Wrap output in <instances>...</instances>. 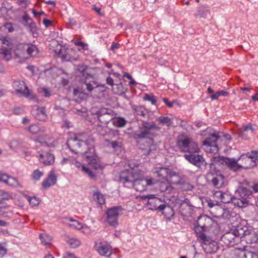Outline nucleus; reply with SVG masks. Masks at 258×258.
<instances>
[{
	"label": "nucleus",
	"instance_id": "nucleus-1",
	"mask_svg": "<svg viewBox=\"0 0 258 258\" xmlns=\"http://www.w3.org/2000/svg\"><path fill=\"white\" fill-rule=\"evenodd\" d=\"M67 144L73 152L76 154H84L87 162L95 169L100 167V165L97 163L94 149L88 147L86 137L83 134H78L74 138L69 139Z\"/></svg>",
	"mask_w": 258,
	"mask_h": 258
},
{
	"label": "nucleus",
	"instance_id": "nucleus-2",
	"mask_svg": "<svg viewBox=\"0 0 258 258\" xmlns=\"http://www.w3.org/2000/svg\"><path fill=\"white\" fill-rule=\"evenodd\" d=\"M135 166L136 168L133 167L130 164V168L120 173L119 182L126 186H133L137 191H143L146 189L147 186L153 185L155 183L151 178H139L141 171L138 166Z\"/></svg>",
	"mask_w": 258,
	"mask_h": 258
},
{
	"label": "nucleus",
	"instance_id": "nucleus-3",
	"mask_svg": "<svg viewBox=\"0 0 258 258\" xmlns=\"http://www.w3.org/2000/svg\"><path fill=\"white\" fill-rule=\"evenodd\" d=\"M152 130H160V127L156 126L154 122L149 123L143 121L138 130L136 131L133 134V138L137 142L148 139L150 143L153 142V138L155 136V134L152 133Z\"/></svg>",
	"mask_w": 258,
	"mask_h": 258
},
{
	"label": "nucleus",
	"instance_id": "nucleus-4",
	"mask_svg": "<svg viewBox=\"0 0 258 258\" xmlns=\"http://www.w3.org/2000/svg\"><path fill=\"white\" fill-rule=\"evenodd\" d=\"M176 144L179 151L183 153H198L200 151L198 144L186 134L179 135Z\"/></svg>",
	"mask_w": 258,
	"mask_h": 258
},
{
	"label": "nucleus",
	"instance_id": "nucleus-5",
	"mask_svg": "<svg viewBox=\"0 0 258 258\" xmlns=\"http://www.w3.org/2000/svg\"><path fill=\"white\" fill-rule=\"evenodd\" d=\"M38 53L35 45L31 44H20L15 50V55L22 59H26L30 56H34Z\"/></svg>",
	"mask_w": 258,
	"mask_h": 258
},
{
	"label": "nucleus",
	"instance_id": "nucleus-6",
	"mask_svg": "<svg viewBox=\"0 0 258 258\" xmlns=\"http://www.w3.org/2000/svg\"><path fill=\"white\" fill-rule=\"evenodd\" d=\"M87 69V67L81 66L78 70L84 78V81L82 79V82L86 85L87 90L91 92L93 89H98L99 86L96 82L93 76L88 72Z\"/></svg>",
	"mask_w": 258,
	"mask_h": 258
},
{
	"label": "nucleus",
	"instance_id": "nucleus-7",
	"mask_svg": "<svg viewBox=\"0 0 258 258\" xmlns=\"http://www.w3.org/2000/svg\"><path fill=\"white\" fill-rule=\"evenodd\" d=\"M215 224H216V222L210 217L206 215L201 216L198 218L195 224V232L208 231Z\"/></svg>",
	"mask_w": 258,
	"mask_h": 258
},
{
	"label": "nucleus",
	"instance_id": "nucleus-8",
	"mask_svg": "<svg viewBox=\"0 0 258 258\" xmlns=\"http://www.w3.org/2000/svg\"><path fill=\"white\" fill-rule=\"evenodd\" d=\"M16 93L19 96H23L37 102V99L29 90L25 83L23 81L16 80L13 84Z\"/></svg>",
	"mask_w": 258,
	"mask_h": 258
},
{
	"label": "nucleus",
	"instance_id": "nucleus-9",
	"mask_svg": "<svg viewBox=\"0 0 258 258\" xmlns=\"http://www.w3.org/2000/svg\"><path fill=\"white\" fill-rule=\"evenodd\" d=\"M207 180L209 184L217 188L224 186L227 183L226 178L219 172L208 173L207 174Z\"/></svg>",
	"mask_w": 258,
	"mask_h": 258
},
{
	"label": "nucleus",
	"instance_id": "nucleus-10",
	"mask_svg": "<svg viewBox=\"0 0 258 258\" xmlns=\"http://www.w3.org/2000/svg\"><path fill=\"white\" fill-rule=\"evenodd\" d=\"M241 233L236 229L226 232L221 237V240L227 246H233L237 244L241 239Z\"/></svg>",
	"mask_w": 258,
	"mask_h": 258
},
{
	"label": "nucleus",
	"instance_id": "nucleus-11",
	"mask_svg": "<svg viewBox=\"0 0 258 258\" xmlns=\"http://www.w3.org/2000/svg\"><path fill=\"white\" fill-rule=\"evenodd\" d=\"M98 119L101 123L107 124L115 118L116 114L109 108L102 107L96 112Z\"/></svg>",
	"mask_w": 258,
	"mask_h": 258
},
{
	"label": "nucleus",
	"instance_id": "nucleus-12",
	"mask_svg": "<svg viewBox=\"0 0 258 258\" xmlns=\"http://www.w3.org/2000/svg\"><path fill=\"white\" fill-rule=\"evenodd\" d=\"M142 199H148V206L150 210L161 211V209L165 203L164 201L161 200L153 195H148L141 196Z\"/></svg>",
	"mask_w": 258,
	"mask_h": 258
},
{
	"label": "nucleus",
	"instance_id": "nucleus-13",
	"mask_svg": "<svg viewBox=\"0 0 258 258\" xmlns=\"http://www.w3.org/2000/svg\"><path fill=\"white\" fill-rule=\"evenodd\" d=\"M36 157L44 166L51 165L54 163V156L48 151L42 149L38 151Z\"/></svg>",
	"mask_w": 258,
	"mask_h": 258
},
{
	"label": "nucleus",
	"instance_id": "nucleus-14",
	"mask_svg": "<svg viewBox=\"0 0 258 258\" xmlns=\"http://www.w3.org/2000/svg\"><path fill=\"white\" fill-rule=\"evenodd\" d=\"M183 157L189 163L199 168L205 167L207 165V163L202 155L196 153H189L184 154Z\"/></svg>",
	"mask_w": 258,
	"mask_h": 258
},
{
	"label": "nucleus",
	"instance_id": "nucleus-15",
	"mask_svg": "<svg viewBox=\"0 0 258 258\" xmlns=\"http://www.w3.org/2000/svg\"><path fill=\"white\" fill-rule=\"evenodd\" d=\"M122 211L121 207H114L109 209L107 212V222L111 226H116L119 213Z\"/></svg>",
	"mask_w": 258,
	"mask_h": 258
},
{
	"label": "nucleus",
	"instance_id": "nucleus-16",
	"mask_svg": "<svg viewBox=\"0 0 258 258\" xmlns=\"http://www.w3.org/2000/svg\"><path fill=\"white\" fill-rule=\"evenodd\" d=\"M179 213L184 217H188L191 214L192 206L190 205V201L188 199H184L183 201H179Z\"/></svg>",
	"mask_w": 258,
	"mask_h": 258
},
{
	"label": "nucleus",
	"instance_id": "nucleus-17",
	"mask_svg": "<svg viewBox=\"0 0 258 258\" xmlns=\"http://www.w3.org/2000/svg\"><path fill=\"white\" fill-rule=\"evenodd\" d=\"M155 173L159 179L165 181L168 180V178L174 175V172L170 169L163 167L156 168Z\"/></svg>",
	"mask_w": 258,
	"mask_h": 258
},
{
	"label": "nucleus",
	"instance_id": "nucleus-18",
	"mask_svg": "<svg viewBox=\"0 0 258 258\" xmlns=\"http://www.w3.org/2000/svg\"><path fill=\"white\" fill-rule=\"evenodd\" d=\"M213 196L217 202H221L224 204L229 203L232 199V196L230 195L221 190L215 191L213 193Z\"/></svg>",
	"mask_w": 258,
	"mask_h": 258
},
{
	"label": "nucleus",
	"instance_id": "nucleus-19",
	"mask_svg": "<svg viewBox=\"0 0 258 258\" xmlns=\"http://www.w3.org/2000/svg\"><path fill=\"white\" fill-rule=\"evenodd\" d=\"M225 160V161L224 164L227 165V167L230 170H231L233 171H236L239 169L241 168H247L250 167V165H245L243 166L240 165L237 163V161H236L234 158H229L226 157Z\"/></svg>",
	"mask_w": 258,
	"mask_h": 258
},
{
	"label": "nucleus",
	"instance_id": "nucleus-20",
	"mask_svg": "<svg viewBox=\"0 0 258 258\" xmlns=\"http://www.w3.org/2000/svg\"><path fill=\"white\" fill-rule=\"evenodd\" d=\"M240 232L247 243H254L258 240L257 234L254 231L241 230Z\"/></svg>",
	"mask_w": 258,
	"mask_h": 258
},
{
	"label": "nucleus",
	"instance_id": "nucleus-21",
	"mask_svg": "<svg viewBox=\"0 0 258 258\" xmlns=\"http://www.w3.org/2000/svg\"><path fill=\"white\" fill-rule=\"evenodd\" d=\"M56 180L57 177L54 172L51 171L48 177L42 182V186L45 188H48L50 186L54 185L56 183Z\"/></svg>",
	"mask_w": 258,
	"mask_h": 258
},
{
	"label": "nucleus",
	"instance_id": "nucleus-22",
	"mask_svg": "<svg viewBox=\"0 0 258 258\" xmlns=\"http://www.w3.org/2000/svg\"><path fill=\"white\" fill-rule=\"evenodd\" d=\"M239 159H246L247 162L252 163V165H250V167L253 166L256 161L258 162V151H252L250 154L247 153L245 155H242Z\"/></svg>",
	"mask_w": 258,
	"mask_h": 258
},
{
	"label": "nucleus",
	"instance_id": "nucleus-23",
	"mask_svg": "<svg viewBox=\"0 0 258 258\" xmlns=\"http://www.w3.org/2000/svg\"><path fill=\"white\" fill-rule=\"evenodd\" d=\"M33 110L37 111L35 117L39 120H44L47 117L45 113V107H39L38 105H34L33 107Z\"/></svg>",
	"mask_w": 258,
	"mask_h": 258
},
{
	"label": "nucleus",
	"instance_id": "nucleus-24",
	"mask_svg": "<svg viewBox=\"0 0 258 258\" xmlns=\"http://www.w3.org/2000/svg\"><path fill=\"white\" fill-rule=\"evenodd\" d=\"M160 211L162 212L163 214L167 219H170L174 215V212L172 208L168 205L166 204L165 202L163 206L161 208Z\"/></svg>",
	"mask_w": 258,
	"mask_h": 258
},
{
	"label": "nucleus",
	"instance_id": "nucleus-25",
	"mask_svg": "<svg viewBox=\"0 0 258 258\" xmlns=\"http://www.w3.org/2000/svg\"><path fill=\"white\" fill-rule=\"evenodd\" d=\"M99 253L104 256H109L112 254V251L110 248L106 245L103 244L102 243H100V245L97 247V249Z\"/></svg>",
	"mask_w": 258,
	"mask_h": 258
},
{
	"label": "nucleus",
	"instance_id": "nucleus-26",
	"mask_svg": "<svg viewBox=\"0 0 258 258\" xmlns=\"http://www.w3.org/2000/svg\"><path fill=\"white\" fill-rule=\"evenodd\" d=\"M210 15V11L207 7L201 6L198 8L197 13L195 14V17H199L201 18H207Z\"/></svg>",
	"mask_w": 258,
	"mask_h": 258
},
{
	"label": "nucleus",
	"instance_id": "nucleus-27",
	"mask_svg": "<svg viewBox=\"0 0 258 258\" xmlns=\"http://www.w3.org/2000/svg\"><path fill=\"white\" fill-rule=\"evenodd\" d=\"M218 138L219 137L217 134L213 133L203 142V144L208 146L217 147L216 141Z\"/></svg>",
	"mask_w": 258,
	"mask_h": 258
},
{
	"label": "nucleus",
	"instance_id": "nucleus-28",
	"mask_svg": "<svg viewBox=\"0 0 258 258\" xmlns=\"http://www.w3.org/2000/svg\"><path fill=\"white\" fill-rule=\"evenodd\" d=\"M159 189L161 192L169 194L173 189V187L168 182V180L161 182L159 185Z\"/></svg>",
	"mask_w": 258,
	"mask_h": 258
},
{
	"label": "nucleus",
	"instance_id": "nucleus-29",
	"mask_svg": "<svg viewBox=\"0 0 258 258\" xmlns=\"http://www.w3.org/2000/svg\"><path fill=\"white\" fill-rule=\"evenodd\" d=\"M230 202H231L234 206L242 208L247 205L248 201H246L244 199H241V198H239L235 195L234 197H232V199L230 200Z\"/></svg>",
	"mask_w": 258,
	"mask_h": 258
},
{
	"label": "nucleus",
	"instance_id": "nucleus-30",
	"mask_svg": "<svg viewBox=\"0 0 258 258\" xmlns=\"http://www.w3.org/2000/svg\"><path fill=\"white\" fill-rule=\"evenodd\" d=\"M92 196L93 200L98 204L102 205L105 204V199L104 196L99 190L93 191Z\"/></svg>",
	"mask_w": 258,
	"mask_h": 258
},
{
	"label": "nucleus",
	"instance_id": "nucleus-31",
	"mask_svg": "<svg viewBox=\"0 0 258 258\" xmlns=\"http://www.w3.org/2000/svg\"><path fill=\"white\" fill-rule=\"evenodd\" d=\"M251 195V191L246 188H239L236 192V196L239 198L244 199L246 201L248 200L249 196Z\"/></svg>",
	"mask_w": 258,
	"mask_h": 258
},
{
	"label": "nucleus",
	"instance_id": "nucleus-32",
	"mask_svg": "<svg viewBox=\"0 0 258 258\" xmlns=\"http://www.w3.org/2000/svg\"><path fill=\"white\" fill-rule=\"evenodd\" d=\"M133 109L138 115L145 117L148 116V111L144 106H134Z\"/></svg>",
	"mask_w": 258,
	"mask_h": 258
},
{
	"label": "nucleus",
	"instance_id": "nucleus-33",
	"mask_svg": "<svg viewBox=\"0 0 258 258\" xmlns=\"http://www.w3.org/2000/svg\"><path fill=\"white\" fill-rule=\"evenodd\" d=\"M12 49L10 48L2 47L0 48V55L6 61L10 60L12 58Z\"/></svg>",
	"mask_w": 258,
	"mask_h": 258
},
{
	"label": "nucleus",
	"instance_id": "nucleus-34",
	"mask_svg": "<svg viewBox=\"0 0 258 258\" xmlns=\"http://www.w3.org/2000/svg\"><path fill=\"white\" fill-rule=\"evenodd\" d=\"M204 248L208 253H215L218 249L217 243L215 241L212 240L209 244L204 246Z\"/></svg>",
	"mask_w": 258,
	"mask_h": 258
},
{
	"label": "nucleus",
	"instance_id": "nucleus-35",
	"mask_svg": "<svg viewBox=\"0 0 258 258\" xmlns=\"http://www.w3.org/2000/svg\"><path fill=\"white\" fill-rule=\"evenodd\" d=\"M226 158L221 156L213 157L211 159V163L210 164L211 168H212L215 165L224 164Z\"/></svg>",
	"mask_w": 258,
	"mask_h": 258
},
{
	"label": "nucleus",
	"instance_id": "nucleus-36",
	"mask_svg": "<svg viewBox=\"0 0 258 258\" xmlns=\"http://www.w3.org/2000/svg\"><path fill=\"white\" fill-rule=\"evenodd\" d=\"M204 232H196L198 238L204 243V246L209 244L212 241L210 237L207 236L204 233Z\"/></svg>",
	"mask_w": 258,
	"mask_h": 258
},
{
	"label": "nucleus",
	"instance_id": "nucleus-37",
	"mask_svg": "<svg viewBox=\"0 0 258 258\" xmlns=\"http://www.w3.org/2000/svg\"><path fill=\"white\" fill-rule=\"evenodd\" d=\"M55 53L59 57L66 59L67 57V50L65 47L59 46V48H56L54 50Z\"/></svg>",
	"mask_w": 258,
	"mask_h": 258
},
{
	"label": "nucleus",
	"instance_id": "nucleus-38",
	"mask_svg": "<svg viewBox=\"0 0 258 258\" xmlns=\"http://www.w3.org/2000/svg\"><path fill=\"white\" fill-rule=\"evenodd\" d=\"M234 254L238 258H247V255L249 253H246L245 251V247L240 248H236L234 250Z\"/></svg>",
	"mask_w": 258,
	"mask_h": 258
},
{
	"label": "nucleus",
	"instance_id": "nucleus-39",
	"mask_svg": "<svg viewBox=\"0 0 258 258\" xmlns=\"http://www.w3.org/2000/svg\"><path fill=\"white\" fill-rule=\"evenodd\" d=\"M126 121L125 119L123 117L115 118L112 120V123L115 126L117 127H122L126 124Z\"/></svg>",
	"mask_w": 258,
	"mask_h": 258
},
{
	"label": "nucleus",
	"instance_id": "nucleus-40",
	"mask_svg": "<svg viewBox=\"0 0 258 258\" xmlns=\"http://www.w3.org/2000/svg\"><path fill=\"white\" fill-rule=\"evenodd\" d=\"M6 184L15 187L21 186L20 183L16 178L10 176H8Z\"/></svg>",
	"mask_w": 258,
	"mask_h": 258
},
{
	"label": "nucleus",
	"instance_id": "nucleus-41",
	"mask_svg": "<svg viewBox=\"0 0 258 258\" xmlns=\"http://www.w3.org/2000/svg\"><path fill=\"white\" fill-rule=\"evenodd\" d=\"M249 132L250 134H252L253 132V128L252 127V125L250 124H247L243 126V130H242L239 133V136L242 138H244V135L246 134L247 132Z\"/></svg>",
	"mask_w": 258,
	"mask_h": 258
},
{
	"label": "nucleus",
	"instance_id": "nucleus-42",
	"mask_svg": "<svg viewBox=\"0 0 258 258\" xmlns=\"http://www.w3.org/2000/svg\"><path fill=\"white\" fill-rule=\"evenodd\" d=\"M157 120L160 123L165 124L167 126H170L172 123L171 119L167 116H160L157 118Z\"/></svg>",
	"mask_w": 258,
	"mask_h": 258
},
{
	"label": "nucleus",
	"instance_id": "nucleus-43",
	"mask_svg": "<svg viewBox=\"0 0 258 258\" xmlns=\"http://www.w3.org/2000/svg\"><path fill=\"white\" fill-rule=\"evenodd\" d=\"M67 242L69 245L73 248H76L79 246L80 244V241L79 240L74 238H69L67 240Z\"/></svg>",
	"mask_w": 258,
	"mask_h": 258
},
{
	"label": "nucleus",
	"instance_id": "nucleus-44",
	"mask_svg": "<svg viewBox=\"0 0 258 258\" xmlns=\"http://www.w3.org/2000/svg\"><path fill=\"white\" fill-rule=\"evenodd\" d=\"M208 205L210 208H214L216 210H219V212L218 214L215 215L216 217H220L222 216V215H221V214H223L224 213V210L223 209L219 207V206H218L217 205H215L211 201L208 202Z\"/></svg>",
	"mask_w": 258,
	"mask_h": 258
},
{
	"label": "nucleus",
	"instance_id": "nucleus-45",
	"mask_svg": "<svg viewBox=\"0 0 258 258\" xmlns=\"http://www.w3.org/2000/svg\"><path fill=\"white\" fill-rule=\"evenodd\" d=\"M69 221L72 222V224H70V226L73 227L77 229H81L83 228V225L81 223L79 222L77 220H74L72 218H70L69 219Z\"/></svg>",
	"mask_w": 258,
	"mask_h": 258
},
{
	"label": "nucleus",
	"instance_id": "nucleus-46",
	"mask_svg": "<svg viewBox=\"0 0 258 258\" xmlns=\"http://www.w3.org/2000/svg\"><path fill=\"white\" fill-rule=\"evenodd\" d=\"M39 238L41 242L44 245H48L50 243L51 239L47 235H43L42 234H40L39 235Z\"/></svg>",
	"mask_w": 258,
	"mask_h": 258
},
{
	"label": "nucleus",
	"instance_id": "nucleus-47",
	"mask_svg": "<svg viewBox=\"0 0 258 258\" xmlns=\"http://www.w3.org/2000/svg\"><path fill=\"white\" fill-rule=\"evenodd\" d=\"M43 175V172L40 171L39 170L37 169L33 171L32 174V178L34 180H39L41 176Z\"/></svg>",
	"mask_w": 258,
	"mask_h": 258
},
{
	"label": "nucleus",
	"instance_id": "nucleus-48",
	"mask_svg": "<svg viewBox=\"0 0 258 258\" xmlns=\"http://www.w3.org/2000/svg\"><path fill=\"white\" fill-rule=\"evenodd\" d=\"M10 194L3 189H0V200H8L11 198Z\"/></svg>",
	"mask_w": 258,
	"mask_h": 258
},
{
	"label": "nucleus",
	"instance_id": "nucleus-49",
	"mask_svg": "<svg viewBox=\"0 0 258 258\" xmlns=\"http://www.w3.org/2000/svg\"><path fill=\"white\" fill-rule=\"evenodd\" d=\"M38 92L45 97H49L51 96L50 90L46 88H40L38 89Z\"/></svg>",
	"mask_w": 258,
	"mask_h": 258
},
{
	"label": "nucleus",
	"instance_id": "nucleus-50",
	"mask_svg": "<svg viewBox=\"0 0 258 258\" xmlns=\"http://www.w3.org/2000/svg\"><path fill=\"white\" fill-rule=\"evenodd\" d=\"M29 131L33 134H37L40 132V127L36 125L32 124L28 127Z\"/></svg>",
	"mask_w": 258,
	"mask_h": 258
},
{
	"label": "nucleus",
	"instance_id": "nucleus-51",
	"mask_svg": "<svg viewBox=\"0 0 258 258\" xmlns=\"http://www.w3.org/2000/svg\"><path fill=\"white\" fill-rule=\"evenodd\" d=\"M82 170L86 173L91 178L95 179L96 178L94 173L85 166H82Z\"/></svg>",
	"mask_w": 258,
	"mask_h": 258
},
{
	"label": "nucleus",
	"instance_id": "nucleus-52",
	"mask_svg": "<svg viewBox=\"0 0 258 258\" xmlns=\"http://www.w3.org/2000/svg\"><path fill=\"white\" fill-rule=\"evenodd\" d=\"M194 188V186L188 183V182H183L181 184V188L184 191H188L191 190Z\"/></svg>",
	"mask_w": 258,
	"mask_h": 258
},
{
	"label": "nucleus",
	"instance_id": "nucleus-53",
	"mask_svg": "<svg viewBox=\"0 0 258 258\" xmlns=\"http://www.w3.org/2000/svg\"><path fill=\"white\" fill-rule=\"evenodd\" d=\"M28 201L30 204L33 206H36L39 204V199L35 197H29L28 198Z\"/></svg>",
	"mask_w": 258,
	"mask_h": 258
},
{
	"label": "nucleus",
	"instance_id": "nucleus-54",
	"mask_svg": "<svg viewBox=\"0 0 258 258\" xmlns=\"http://www.w3.org/2000/svg\"><path fill=\"white\" fill-rule=\"evenodd\" d=\"M144 99L145 100H148L149 101H150L153 105H155L156 103V100L155 98V97L153 95H150L149 94H145V96L144 97Z\"/></svg>",
	"mask_w": 258,
	"mask_h": 258
},
{
	"label": "nucleus",
	"instance_id": "nucleus-55",
	"mask_svg": "<svg viewBox=\"0 0 258 258\" xmlns=\"http://www.w3.org/2000/svg\"><path fill=\"white\" fill-rule=\"evenodd\" d=\"M73 41L76 45L81 46L84 50L87 49L88 45L86 43L79 41L73 40Z\"/></svg>",
	"mask_w": 258,
	"mask_h": 258
},
{
	"label": "nucleus",
	"instance_id": "nucleus-56",
	"mask_svg": "<svg viewBox=\"0 0 258 258\" xmlns=\"http://www.w3.org/2000/svg\"><path fill=\"white\" fill-rule=\"evenodd\" d=\"M7 252V249L2 244L0 243V258H3Z\"/></svg>",
	"mask_w": 258,
	"mask_h": 258
},
{
	"label": "nucleus",
	"instance_id": "nucleus-57",
	"mask_svg": "<svg viewBox=\"0 0 258 258\" xmlns=\"http://www.w3.org/2000/svg\"><path fill=\"white\" fill-rule=\"evenodd\" d=\"M2 43L4 45H6L7 46H10L12 45V43L10 41V39L6 37H3L1 39Z\"/></svg>",
	"mask_w": 258,
	"mask_h": 258
},
{
	"label": "nucleus",
	"instance_id": "nucleus-58",
	"mask_svg": "<svg viewBox=\"0 0 258 258\" xmlns=\"http://www.w3.org/2000/svg\"><path fill=\"white\" fill-rule=\"evenodd\" d=\"M4 27L5 29H7L9 32H12L14 30L13 25L11 23H6L4 25Z\"/></svg>",
	"mask_w": 258,
	"mask_h": 258
},
{
	"label": "nucleus",
	"instance_id": "nucleus-59",
	"mask_svg": "<svg viewBox=\"0 0 258 258\" xmlns=\"http://www.w3.org/2000/svg\"><path fill=\"white\" fill-rule=\"evenodd\" d=\"M19 146V143L17 140H13L9 144V147L12 149H15Z\"/></svg>",
	"mask_w": 258,
	"mask_h": 258
},
{
	"label": "nucleus",
	"instance_id": "nucleus-60",
	"mask_svg": "<svg viewBox=\"0 0 258 258\" xmlns=\"http://www.w3.org/2000/svg\"><path fill=\"white\" fill-rule=\"evenodd\" d=\"M13 112L14 114L19 115V114H22L24 112V109L22 107H18L16 108H15L13 109Z\"/></svg>",
	"mask_w": 258,
	"mask_h": 258
},
{
	"label": "nucleus",
	"instance_id": "nucleus-61",
	"mask_svg": "<svg viewBox=\"0 0 258 258\" xmlns=\"http://www.w3.org/2000/svg\"><path fill=\"white\" fill-rule=\"evenodd\" d=\"M121 143L117 141H113L110 142V146L114 149H116L117 148H120L121 147Z\"/></svg>",
	"mask_w": 258,
	"mask_h": 258
},
{
	"label": "nucleus",
	"instance_id": "nucleus-62",
	"mask_svg": "<svg viewBox=\"0 0 258 258\" xmlns=\"http://www.w3.org/2000/svg\"><path fill=\"white\" fill-rule=\"evenodd\" d=\"M163 100L166 105L169 107H172L173 105V104L176 102V101L169 102L168 99L167 98H164Z\"/></svg>",
	"mask_w": 258,
	"mask_h": 258
},
{
	"label": "nucleus",
	"instance_id": "nucleus-63",
	"mask_svg": "<svg viewBox=\"0 0 258 258\" xmlns=\"http://www.w3.org/2000/svg\"><path fill=\"white\" fill-rule=\"evenodd\" d=\"M43 23L46 27H48L52 25L51 21L46 19L43 20Z\"/></svg>",
	"mask_w": 258,
	"mask_h": 258
},
{
	"label": "nucleus",
	"instance_id": "nucleus-64",
	"mask_svg": "<svg viewBox=\"0 0 258 258\" xmlns=\"http://www.w3.org/2000/svg\"><path fill=\"white\" fill-rule=\"evenodd\" d=\"M23 20L27 24L29 23V21H32V20L30 18L29 16L27 14H25L23 16Z\"/></svg>",
	"mask_w": 258,
	"mask_h": 258
}]
</instances>
